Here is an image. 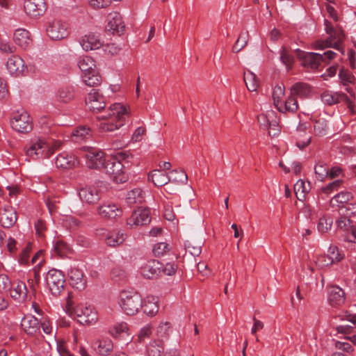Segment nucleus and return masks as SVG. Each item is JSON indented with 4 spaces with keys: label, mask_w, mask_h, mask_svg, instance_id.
<instances>
[{
    "label": "nucleus",
    "mask_w": 356,
    "mask_h": 356,
    "mask_svg": "<svg viewBox=\"0 0 356 356\" xmlns=\"http://www.w3.org/2000/svg\"><path fill=\"white\" fill-rule=\"evenodd\" d=\"M128 115V111L123 105L119 103L112 104L109 107L107 114L97 117L99 120H106V122L99 124V131L101 132H111L118 129L124 125Z\"/></svg>",
    "instance_id": "obj_1"
},
{
    "label": "nucleus",
    "mask_w": 356,
    "mask_h": 356,
    "mask_svg": "<svg viewBox=\"0 0 356 356\" xmlns=\"http://www.w3.org/2000/svg\"><path fill=\"white\" fill-rule=\"evenodd\" d=\"M60 143L52 138L35 136L26 147V155L33 159L49 158L60 147Z\"/></svg>",
    "instance_id": "obj_2"
},
{
    "label": "nucleus",
    "mask_w": 356,
    "mask_h": 356,
    "mask_svg": "<svg viewBox=\"0 0 356 356\" xmlns=\"http://www.w3.org/2000/svg\"><path fill=\"white\" fill-rule=\"evenodd\" d=\"M328 37L324 40H318L313 43L315 49H325L333 48L339 51L342 55H345V49L342 45L345 40L343 31L340 28H335L329 32Z\"/></svg>",
    "instance_id": "obj_3"
},
{
    "label": "nucleus",
    "mask_w": 356,
    "mask_h": 356,
    "mask_svg": "<svg viewBox=\"0 0 356 356\" xmlns=\"http://www.w3.org/2000/svg\"><path fill=\"white\" fill-rule=\"evenodd\" d=\"M67 306L70 315L81 324L92 325L98 319L97 312L90 305L79 304L74 308H71L68 301Z\"/></svg>",
    "instance_id": "obj_4"
},
{
    "label": "nucleus",
    "mask_w": 356,
    "mask_h": 356,
    "mask_svg": "<svg viewBox=\"0 0 356 356\" xmlns=\"http://www.w3.org/2000/svg\"><path fill=\"white\" fill-rule=\"evenodd\" d=\"M78 65L83 72V81L87 86H95L100 83L101 77L95 70V60L91 57L79 58Z\"/></svg>",
    "instance_id": "obj_5"
},
{
    "label": "nucleus",
    "mask_w": 356,
    "mask_h": 356,
    "mask_svg": "<svg viewBox=\"0 0 356 356\" xmlns=\"http://www.w3.org/2000/svg\"><path fill=\"white\" fill-rule=\"evenodd\" d=\"M140 295L133 290H124L120 293V305L127 315L136 314L142 307Z\"/></svg>",
    "instance_id": "obj_6"
},
{
    "label": "nucleus",
    "mask_w": 356,
    "mask_h": 356,
    "mask_svg": "<svg viewBox=\"0 0 356 356\" xmlns=\"http://www.w3.org/2000/svg\"><path fill=\"white\" fill-rule=\"evenodd\" d=\"M79 154L86 159L89 168L101 169L106 161L104 152L96 147L83 146L79 149Z\"/></svg>",
    "instance_id": "obj_7"
},
{
    "label": "nucleus",
    "mask_w": 356,
    "mask_h": 356,
    "mask_svg": "<svg viewBox=\"0 0 356 356\" xmlns=\"http://www.w3.org/2000/svg\"><path fill=\"white\" fill-rule=\"evenodd\" d=\"M45 281L51 293L54 296H58L65 290V278L63 273L55 268L48 271Z\"/></svg>",
    "instance_id": "obj_8"
},
{
    "label": "nucleus",
    "mask_w": 356,
    "mask_h": 356,
    "mask_svg": "<svg viewBox=\"0 0 356 356\" xmlns=\"http://www.w3.org/2000/svg\"><path fill=\"white\" fill-rule=\"evenodd\" d=\"M10 125L14 130L19 133H29L33 129L30 116L24 110L17 111L13 113Z\"/></svg>",
    "instance_id": "obj_9"
},
{
    "label": "nucleus",
    "mask_w": 356,
    "mask_h": 356,
    "mask_svg": "<svg viewBox=\"0 0 356 356\" xmlns=\"http://www.w3.org/2000/svg\"><path fill=\"white\" fill-rule=\"evenodd\" d=\"M106 172L111 176L113 181L116 183H124L127 177L123 172V164L116 159L111 158L106 161L104 165Z\"/></svg>",
    "instance_id": "obj_10"
},
{
    "label": "nucleus",
    "mask_w": 356,
    "mask_h": 356,
    "mask_svg": "<svg viewBox=\"0 0 356 356\" xmlns=\"http://www.w3.org/2000/svg\"><path fill=\"white\" fill-rule=\"evenodd\" d=\"M151 221L150 210L147 208H138L134 210L130 217L127 219V225L129 228L146 225Z\"/></svg>",
    "instance_id": "obj_11"
},
{
    "label": "nucleus",
    "mask_w": 356,
    "mask_h": 356,
    "mask_svg": "<svg viewBox=\"0 0 356 356\" xmlns=\"http://www.w3.org/2000/svg\"><path fill=\"white\" fill-rule=\"evenodd\" d=\"M97 235L104 240L110 247H116L124 243L126 235L121 230L107 231L104 229L97 230Z\"/></svg>",
    "instance_id": "obj_12"
},
{
    "label": "nucleus",
    "mask_w": 356,
    "mask_h": 356,
    "mask_svg": "<svg viewBox=\"0 0 356 356\" xmlns=\"http://www.w3.org/2000/svg\"><path fill=\"white\" fill-rule=\"evenodd\" d=\"M47 33L52 40H63L68 35L67 25L60 19H54L47 26Z\"/></svg>",
    "instance_id": "obj_13"
},
{
    "label": "nucleus",
    "mask_w": 356,
    "mask_h": 356,
    "mask_svg": "<svg viewBox=\"0 0 356 356\" xmlns=\"http://www.w3.org/2000/svg\"><path fill=\"white\" fill-rule=\"evenodd\" d=\"M23 8L26 15L36 18L45 13L47 5L45 0H24Z\"/></svg>",
    "instance_id": "obj_14"
},
{
    "label": "nucleus",
    "mask_w": 356,
    "mask_h": 356,
    "mask_svg": "<svg viewBox=\"0 0 356 356\" xmlns=\"http://www.w3.org/2000/svg\"><path fill=\"white\" fill-rule=\"evenodd\" d=\"M86 104L93 112H99L105 108L106 97L96 89H92L86 98Z\"/></svg>",
    "instance_id": "obj_15"
},
{
    "label": "nucleus",
    "mask_w": 356,
    "mask_h": 356,
    "mask_svg": "<svg viewBox=\"0 0 356 356\" xmlns=\"http://www.w3.org/2000/svg\"><path fill=\"white\" fill-rule=\"evenodd\" d=\"M162 264L157 260L145 262L140 268V273L147 279H153L161 273Z\"/></svg>",
    "instance_id": "obj_16"
},
{
    "label": "nucleus",
    "mask_w": 356,
    "mask_h": 356,
    "mask_svg": "<svg viewBox=\"0 0 356 356\" xmlns=\"http://www.w3.org/2000/svg\"><path fill=\"white\" fill-rule=\"evenodd\" d=\"M321 101L329 106L337 104L341 102H345L349 106L351 105L352 102L349 97L343 92H332L326 90L321 95Z\"/></svg>",
    "instance_id": "obj_17"
},
{
    "label": "nucleus",
    "mask_w": 356,
    "mask_h": 356,
    "mask_svg": "<svg viewBox=\"0 0 356 356\" xmlns=\"http://www.w3.org/2000/svg\"><path fill=\"white\" fill-rule=\"evenodd\" d=\"M70 284L79 291L85 289L86 280L83 270L76 266H72L67 272Z\"/></svg>",
    "instance_id": "obj_18"
},
{
    "label": "nucleus",
    "mask_w": 356,
    "mask_h": 356,
    "mask_svg": "<svg viewBox=\"0 0 356 356\" xmlns=\"http://www.w3.org/2000/svg\"><path fill=\"white\" fill-rule=\"evenodd\" d=\"M10 296L15 300L21 302L29 299L30 291L26 284L22 281L14 282L10 289Z\"/></svg>",
    "instance_id": "obj_19"
},
{
    "label": "nucleus",
    "mask_w": 356,
    "mask_h": 356,
    "mask_svg": "<svg viewBox=\"0 0 356 356\" xmlns=\"http://www.w3.org/2000/svg\"><path fill=\"white\" fill-rule=\"evenodd\" d=\"M79 195L82 202L88 204H95L101 197L99 190L93 186H86L80 189Z\"/></svg>",
    "instance_id": "obj_20"
},
{
    "label": "nucleus",
    "mask_w": 356,
    "mask_h": 356,
    "mask_svg": "<svg viewBox=\"0 0 356 356\" xmlns=\"http://www.w3.org/2000/svg\"><path fill=\"white\" fill-rule=\"evenodd\" d=\"M79 42L83 50L88 51L99 49L103 42L99 35L90 33L80 38Z\"/></svg>",
    "instance_id": "obj_21"
},
{
    "label": "nucleus",
    "mask_w": 356,
    "mask_h": 356,
    "mask_svg": "<svg viewBox=\"0 0 356 356\" xmlns=\"http://www.w3.org/2000/svg\"><path fill=\"white\" fill-rule=\"evenodd\" d=\"M106 29L113 34H121L125 28L121 15L117 12L109 13L108 16Z\"/></svg>",
    "instance_id": "obj_22"
},
{
    "label": "nucleus",
    "mask_w": 356,
    "mask_h": 356,
    "mask_svg": "<svg viewBox=\"0 0 356 356\" xmlns=\"http://www.w3.org/2000/svg\"><path fill=\"white\" fill-rule=\"evenodd\" d=\"M97 211L102 218L106 219H113L122 214V211L118 205L108 202L99 206Z\"/></svg>",
    "instance_id": "obj_23"
},
{
    "label": "nucleus",
    "mask_w": 356,
    "mask_h": 356,
    "mask_svg": "<svg viewBox=\"0 0 356 356\" xmlns=\"http://www.w3.org/2000/svg\"><path fill=\"white\" fill-rule=\"evenodd\" d=\"M78 164L77 157L67 152L58 154L55 160L56 166L62 169H70L76 166Z\"/></svg>",
    "instance_id": "obj_24"
},
{
    "label": "nucleus",
    "mask_w": 356,
    "mask_h": 356,
    "mask_svg": "<svg viewBox=\"0 0 356 356\" xmlns=\"http://www.w3.org/2000/svg\"><path fill=\"white\" fill-rule=\"evenodd\" d=\"M21 327L27 334L33 335L40 330V324L37 318L28 314L22 319Z\"/></svg>",
    "instance_id": "obj_25"
},
{
    "label": "nucleus",
    "mask_w": 356,
    "mask_h": 356,
    "mask_svg": "<svg viewBox=\"0 0 356 356\" xmlns=\"http://www.w3.org/2000/svg\"><path fill=\"white\" fill-rule=\"evenodd\" d=\"M17 221V213L11 207H5L0 209V223L3 227L10 228Z\"/></svg>",
    "instance_id": "obj_26"
},
{
    "label": "nucleus",
    "mask_w": 356,
    "mask_h": 356,
    "mask_svg": "<svg viewBox=\"0 0 356 356\" xmlns=\"http://www.w3.org/2000/svg\"><path fill=\"white\" fill-rule=\"evenodd\" d=\"M289 90L292 95L300 99L309 98L312 93L311 86L305 82L295 83L291 86Z\"/></svg>",
    "instance_id": "obj_27"
},
{
    "label": "nucleus",
    "mask_w": 356,
    "mask_h": 356,
    "mask_svg": "<svg viewBox=\"0 0 356 356\" xmlns=\"http://www.w3.org/2000/svg\"><path fill=\"white\" fill-rule=\"evenodd\" d=\"M6 67L11 75L19 76L24 70V61L18 56H13L8 58Z\"/></svg>",
    "instance_id": "obj_28"
},
{
    "label": "nucleus",
    "mask_w": 356,
    "mask_h": 356,
    "mask_svg": "<svg viewBox=\"0 0 356 356\" xmlns=\"http://www.w3.org/2000/svg\"><path fill=\"white\" fill-rule=\"evenodd\" d=\"M96 353L102 356L108 355L113 349V344L109 338H102L94 343Z\"/></svg>",
    "instance_id": "obj_29"
},
{
    "label": "nucleus",
    "mask_w": 356,
    "mask_h": 356,
    "mask_svg": "<svg viewBox=\"0 0 356 356\" xmlns=\"http://www.w3.org/2000/svg\"><path fill=\"white\" fill-rule=\"evenodd\" d=\"M328 301L332 306L342 305L345 302V293L343 290L337 286L331 287L329 291Z\"/></svg>",
    "instance_id": "obj_30"
},
{
    "label": "nucleus",
    "mask_w": 356,
    "mask_h": 356,
    "mask_svg": "<svg viewBox=\"0 0 356 356\" xmlns=\"http://www.w3.org/2000/svg\"><path fill=\"white\" fill-rule=\"evenodd\" d=\"M277 109L282 113H295L298 109V103L296 97L290 92L287 99L283 101Z\"/></svg>",
    "instance_id": "obj_31"
},
{
    "label": "nucleus",
    "mask_w": 356,
    "mask_h": 356,
    "mask_svg": "<svg viewBox=\"0 0 356 356\" xmlns=\"http://www.w3.org/2000/svg\"><path fill=\"white\" fill-rule=\"evenodd\" d=\"M13 40L16 44L23 49L28 48L31 44V38L28 31L19 29L15 31Z\"/></svg>",
    "instance_id": "obj_32"
},
{
    "label": "nucleus",
    "mask_w": 356,
    "mask_h": 356,
    "mask_svg": "<svg viewBox=\"0 0 356 356\" xmlns=\"http://www.w3.org/2000/svg\"><path fill=\"white\" fill-rule=\"evenodd\" d=\"M159 298L158 297L149 296H147L142 303L143 312L148 316H154L159 312Z\"/></svg>",
    "instance_id": "obj_33"
},
{
    "label": "nucleus",
    "mask_w": 356,
    "mask_h": 356,
    "mask_svg": "<svg viewBox=\"0 0 356 356\" xmlns=\"http://www.w3.org/2000/svg\"><path fill=\"white\" fill-rule=\"evenodd\" d=\"M320 58H322L318 53L309 52L306 53L302 58L303 65L311 69H318L321 64V60Z\"/></svg>",
    "instance_id": "obj_34"
},
{
    "label": "nucleus",
    "mask_w": 356,
    "mask_h": 356,
    "mask_svg": "<svg viewBox=\"0 0 356 356\" xmlns=\"http://www.w3.org/2000/svg\"><path fill=\"white\" fill-rule=\"evenodd\" d=\"M148 179H151L154 184L159 187H161L170 182L168 175L165 174L159 169L152 171L148 175Z\"/></svg>",
    "instance_id": "obj_35"
},
{
    "label": "nucleus",
    "mask_w": 356,
    "mask_h": 356,
    "mask_svg": "<svg viewBox=\"0 0 356 356\" xmlns=\"http://www.w3.org/2000/svg\"><path fill=\"white\" fill-rule=\"evenodd\" d=\"M163 350V341L159 339L151 340L146 345V353L148 356H161Z\"/></svg>",
    "instance_id": "obj_36"
},
{
    "label": "nucleus",
    "mask_w": 356,
    "mask_h": 356,
    "mask_svg": "<svg viewBox=\"0 0 356 356\" xmlns=\"http://www.w3.org/2000/svg\"><path fill=\"white\" fill-rule=\"evenodd\" d=\"M109 333L115 338H124L128 337V339H131L128 334V325L126 323H118L113 325L109 330Z\"/></svg>",
    "instance_id": "obj_37"
},
{
    "label": "nucleus",
    "mask_w": 356,
    "mask_h": 356,
    "mask_svg": "<svg viewBox=\"0 0 356 356\" xmlns=\"http://www.w3.org/2000/svg\"><path fill=\"white\" fill-rule=\"evenodd\" d=\"M126 200L129 205L140 204L145 201V192L141 188H134L127 193Z\"/></svg>",
    "instance_id": "obj_38"
},
{
    "label": "nucleus",
    "mask_w": 356,
    "mask_h": 356,
    "mask_svg": "<svg viewBox=\"0 0 356 356\" xmlns=\"http://www.w3.org/2000/svg\"><path fill=\"white\" fill-rule=\"evenodd\" d=\"M310 183H305L302 179H299L294 184V192L298 200H303L306 194L310 191Z\"/></svg>",
    "instance_id": "obj_39"
},
{
    "label": "nucleus",
    "mask_w": 356,
    "mask_h": 356,
    "mask_svg": "<svg viewBox=\"0 0 356 356\" xmlns=\"http://www.w3.org/2000/svg\"><path fill=\"white\" fill-rule=\"evenodd\" d=\"M172 332L171 324L168 321L161 322L156 330L157 339L163 341L168 339Z\"/></svg>",
    "instance_id": "obj_40"
},
{
    "label": "nucleus",
    "mask_w": 356,
    "mask_h": 356,
    "mask_svg": "<svg viewBox=\"0 0 356 356\" xmlns=\"http://www.w3.org/2000/svg\"><path fill=\"white\" fill-rule=\"evenodd\" d=\"M244 81L247 88L250 91H255L259 86V81L256 75L251 71L247 70L244 72Z\"/></svg>",
    "instance_id": "obj_41"
},
{
    "label": "nucleus",
    "mask_w": 356,
    "mask_h": 356,
    "mask_svg": "<svg viewBox=\"0 0 356 356\" xmlns=\"http://www.w3.org/2000/svg\"><path fill=\"white\" fill-rule=\"evenodd\" d=\"M353 197V194L348 191H341L334 195L330 200V204L332 207L338 206V204L347 203Z\"/></svg>",
    "instance_id": "obj_42"
},
{
    "label": "nucleus",
    "mask_w": 356,
    "mask_h": 356,
    "mask_svg": "<svg viewBox=\"0 0 356 356\" xmlns=\"http://www.w3.org/2000/svg\"><path fill=\"white\" fill-rule=\"evenodd\" d=\"M72 136L76 142H79L90 138L91 131L86 126H80L74 130Z\"/></svg>",
    "instance_id": "obj_43"
},
{
    "label": "nucleus",
    "mask_w": 356,
    "mask_h": 356,
    "mask_svg": "<svg viewBox=\"0 0 356 356\" xmlns=\"http://www.w3.org/2000/svg\"><path fill=\"white\" fill-rule=\"evenodd\" d=\"M285 94V88L283 85H276L273 90L272 97L273 104L277 108L279 105L284 101L283 97Z\"/></svg>",
    "instance_id": "obj_44"
},
{
    "label": "nucleus",
    "mask_w": 356,
    "mask_h": 356,
    "mask_svg": "<svg viewBox=\"0 0 356 356\" xmlns=\"http://www.w3.org/2000/svg\"><path fill=\"white\" fill-rule=\"evenodd\" d=\"M74 89L72 87H64L60 88L57 93V98L61 102H68L74 98Z\"/></svg>",
    "instance_id": "obj_45"
},
{
    "label": "nucleus",
    "mask_w": 356,
    "mask_h": 356,
    "mask_svg": "<svg viewBox=\"0 0 356 356\" xmlns=\"http://www.w3.org/2000/svg\"><path fill=\"white\" fill-rule=\"evenodd\" d=\"M170 181L185 184L188 179L186 173L181 170H173L169 172Z\"/></svg>",
    "instance_id": "obj_46"
},
{
    "label": "nucleus",
    "mask_w": 356,
    "mask_h": 356,
    "mask_svg": "<svg viewBox=\"0 0 356 356\" xmlns=\"http://www.w3.org/2000/svg\"><path fill=\"white\" fill-rule=\"evenodd\" d=\"M327 254L330 257L331 261L334 264L341 261L345 257L343 252L340 250L335 245H331L329 247Z\"/></svg>",
    "instance_id": "obj_47"
},
{
    "label": "nucleus",
    "mask_w": 356,
    "mask_h": 356,
    "mask_svg": "<svg viewBox=\"0 0 356 356\" xmlns=\"http://www.w3.org/2000/svg\"><path fill=\"white\" fill-rule=\"evenodd\" d=\"M311 139L312 137L309 134H305L300 130L297 131L296 146L300 149H303L307 147L310 143Z\"/></svg>",
    "instance_id": "obj_48"
},
{
    "label": "nucleus",
    "mask_w": 356,
    "mask_h": 356,
    "mask_svg": "<svg viewBox=\"0 0 356 356\" xmlns=\"http://www.w3.org/2000/svg\"><path fill=\"white\" fill-rule=\"evenodd\" d=\"M327 122L323 118L316 120L314 124V131L316 135L323 136L327 134Z\"/></svg>",
    "instance_id": "obj_49"
},
{
    "label": "nucleus",
    "mask_w": 356,
    "mask_h": 356,
    "mask_svg": "<svg viewBox=\"0 0 356 356\" xmlns=\"http://www.w3.org/2000/svg\"><path fill=\"white\" fill-rule=\"evenodd\" d=\"M333 220L331 218L323 216L319 219L317 225L318 230L321 233H325L331 229Z\"/></svg>",
    "instance_id": "obj_50"
},
{
    "label": "nucleus",
    "mask_w": 356,
    "mask_h": 356,
    "mask_svg": "<svg viewBox=\"0 0 356 356\" xmlns=\"http://www.w3.org/2000/svg\"><path fill=\"white\" fill-rule=\"evenodd\" d=\"M152 333V327L149 324L145 325L140 330V331L137 335L138 341L140 343H145L146 342V340L149 339Z\"/></svg>",
    "instance_id": "obj_51"
},
{
    "label": "nucleus",
    "mask_w": 356,
    "mask_h": 356,
    "mask_svg": "<svg viewBox=\"0 0 356 356\" xmlns=\"http://www.w3.org/2000/svg\"><path fill=\"white\" fill-rule=\"evenodd\" d=\"M169 250V245L165 242L157 243L154 245L152 248V252L155 257L163 256Z\"/></svg>",
    "instance_id": "obj_52"
},
{
    "label": "nucleus",
    "mask_w": 356,
    "mask_h": 356,
    "mask_svg": "<svg viewBox=\"0 0 356 356\" xmlns=\"http://www.w3.org/2000/svg\"><path fill=\"white\" fill-rule=\"evenodd\" d=\"M275 112L273 111H268L266 113H261L258 115V122L260 125L264 128H268L270 120L275 117Z\"/></svg>",
    "instance_id": "obj_53"
},
{
    "label": "nucleus",
    "mask_w": 356,
    "mask_h": 356,
    "mask_svg": "<svg viewBox=\"0 0 356 356\" xmlns=\"http://www.w3.org/2000/svg\"><path fill=\"white\" fill-rule=\"evenodd\" d=\"M314 170L316 177L320 181H323L328 177V168L324 163H317L315 165Z\"/></svg>",
    "instance_id": "obj_54"
},
{
    "label": "nucleus",
    "mask_w": 356,
    "mask_h": 356,
    "mask_svg": "<svg viewBox=\"0 0 356 356\" xmlns=\"http://www.w3.org/2000/svg\"><path fill=\"white\" fill-rule=\"evenodd\" d=\"M248 38V32L241 33L235 44L233 47V51L237 53L240 51L241 49H243L247 44Z\"/></svg>",
    "instance_id": "obj_55"
},
{
    "label": "nucleus",
    "mask_w": 356,
    "mask_h": 356,
    "mask_svg": "<svg viewBox=\"0 0 356 356\" xmlns=\"http://www.w3.org/2000/svg\"><path fill=\"white\" fill-rule=\"evenodd\" d=\"M280 60L284 65L289 67L293 64L294 58L287 49L283 47L280 51Z\"/></svg>",
    "instance_id": "obj_56"
},
{
    "label": "nucleus",
    "mask_w": 356,
    "mask_h": 356,
    "mask_svg": "<svg viewBox=\"0 0 356 356\" xmlns=\"http://www.w3.org/2000/svg\"><path fill=\"white\" fill-rule=\"evenodd\" d=\"M339 76L344 85L352 83L355 81L354 76L348 70L344 68L340 70Z\"/></svg>",
    "instance_id": "obj_57"
},
{
    "label": "nucleus",
    "mask_w": 356,
    "mask_h": 356,
    "mask_svg": "<svg viewBox=\"0 0 356 356\" xmlns=\"http://www.w3.org/2000/svg\"><path fill=\"white\" fill-rule=\"evenodd\" d=\"M316 264L318 268H323L328 267L334 264L331 261L330 257H329V256L325 254L320 255L317 257Z\"/></svg>",
    "instance_id": "obj_58"
},
{
    "label": "nucleus",
    "mask_w": 356,
    "mask_h": 356,
    "mask_svg": "<svg viewBox=\"0 0 356 356\" xmlns=\"http://www.w3.org/2000/svg\"><path fill=\"white\" fill-rule=\"evenodd\" d=\"M69 250L68 245L63 241H57L54 246V251L60 257H64Z\"/></svg>",
    "instance_id": "obj_59"
},
{
    "label": "nucleus",
    "mask_w": 356,
    "mask_h": 356,
    "mask_svg": "<svg viewBox=\"0 0 356 356\" xmlns=\"http://www.w3.org/2000/svg\"><path fill=\"white\" fill-rule=\"evenodd\" d=\"M185 248L194 257L199 256L202 252V246L200 244L195 245L190 241L185 243Z\"/></svg>",
    "instance_id": "obj_60"
},
{
    "label": "nucleus",
    "mask_w": 356,
    "mask_h": 356,
    "mask_svg": "<svg viewBox=\"0 0 356 356\" xmlns=\"http://www.w3.org/2000/svg\"><path fill=\"white\" fill-rule=\"evenodd\" d=\"M268 134L270 136H275L278 134L280 129L278 127V121L277 119L276 113H275V117L270 120V122H269Z\"/></svg>",
    "instance_id": "obj_61"
},
{
    "label": "nucleus",
    "mask_w": 356,
    "mask_h": 356,
    "mask_svg": "<svg viewBox=\"0 0 356 356\" xmlns=\"http://www.w3.org/2000/svg\"><path fill=\"white\" fill-rule=\"evenodd\" d=\"M342 182V180L337 179L332 181V183L328 184L327 185L323 188V193L329 194L334 191L338 190L340 186L341 185Z\"/></svg>",
    "instance_id": "obj_62"
},
{
    "label": "nucleus",
    "mask_w": 356,
    "mask_h": 356,
    "mask_svg": "<svg viewBox=\"0 0 356 356\" xmlns=\"http://www.w3.org/2000/svg\"><path fill=\"white\" fill-rule=\"evenodd\" d=\"M15 47L12 45L7 40H0V51L6 54H10L15 51Z\"/></svg>",
    "instance_id": "obj_63"
},
{
    "label": "nucleus",
    "mask_w": 356,
    "mask_h": 356,
    "mask_svg": "<svg viewBox=\"0 0 356 356\" xmlns=\"http://www.w3.org/2000/svg\"><path fill=\"white\" fill-rule=\"evenodd\" d=\"M320 56L322 57L320 58L321 63H323L328 64L331 60H334L337 57V54L332 50H327L323 54H320Z\"/></svg>",
    "instance_id": "obj_64"
}]
</instances>
